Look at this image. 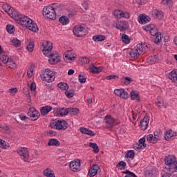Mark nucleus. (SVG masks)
Returning <instances> with one entry per match:
<instances>
[{"mask_svg":"<svg viewBox=\"0 0 177 177\" xmlns=\"http://www.w3.org/2000/svg\"><path fill=\"white\" fill-rule=\"evenodd\" d=\"M15 21L18 24H21V26H24L28 30L32 31L33 32H37L38 31V26L35 22L32 21V20L28 17L23 16L21 14H19V16L17 17Z\"/></svg>","mask_w":177,"mask_h":177,"instance_id":"f257e3e1","label":"nucleus"},{"mask_svg":"<svg viewBox=\"0 0 177 177\" xmlns=\"http://www.w3.org/2000/svg\"><path fill=\"white\" fill-rule=\"evenodd\" d=\"M43 52L44 56H47V57H50L48 62L50 64H56L60 62V57L59 55H56L55 53L50 52L52 49H53V44L50 41H46V44L43 45Z\"/></svg>","mask_w":177,"mask_h":177,"instance_id":"f03ea898","label":"nucleus"},{"mask_svg":"<svg viewBox=\"0 0 177 177\" xmlns=\"http://www.w3.org/2000/svg\"><path fill=\"white\" fill-rule=\"evenodd\" d=\"M43 16L50 20H56V8L52 6H48L43 9Z\"/></svg>","mask_w":177,"mask_h":177,"instance_id":"7ed1b4c3","label":"nucleus"},{"mask_svg":"<svg viewBox=\"0 0 177 177\" xmlns=\"http://www.w3.org/2000/svg\"><path fill=\"white\" fill-rule=\"evenodd\" d=\"M42 81H45L46 82H53L55 81V72L46 69L45 71L40 75Z\"/></svg>","mask_w":177,"mask_h":177,"instance_id":"20e7f679","label":"nucleus"},{"mask_svg":"<svg viewBox=\"0 0 177 177\" xmlns=\"http://www.w3.org/2000/svg\"><path fill=\"white\" fill-rule=\"evenodd\" d=\"M73 34L78 37H85L86 35V30L82 26L77 25L73 28Z\"/></svg>","mask_w":177,"mask_h":177,"instance_id":"39448f33","label":"nucleus"},{"mask_svg":"<svg viewBox=\"0 0 177 177\" xmlns=\"http://www.w3.org/2000/svg\"><path fill=\"white\" fill-rule=\"evenodd\" d=\"M69 168L73 172H80L81 171V160L76 159L70 162Z\"/></svg>","mask_w":177,"mask_h":177,"instance_id":"423d86ee","label":"nucleus"},{"mask_svg":"<svg viewBox=\"0 0 177 177\" xmlns=\"http://www.w3.org/2000/svg\"><path fill=\"white\" fill-rule=\"evenodd\" d=\"M114 118L111 117L110 115H107L105 116L104 119V124L105 128L106 129H113V127H114Z\"/></svg>","mask_w":177,"mask_h":177,"instance_id":"0eeeda50","label":"nucleus"},{"mask_svg":"<svg viewBox=\"0 0 177 177\" xmlns=\"http://www.w3.org/2000/svg\"><path fill=\"white\" fill-rule=\"evenodd\" d=\"M17 153L21 157L24 161H27L28 160L29 154L27 148L21 147L17 149Z\"/></svg>","mask_w":177,"mask_h":177,"instance_id":"6e6552de","label":"nucleus"},{"mask_svg":"<svg viewBox=\"0 0 177 177\" xmlns=\"http://www.w3.org/2000/svg\"><path fill=\"white\" fill-rule=\"evenodd\" d=\"M176 157L174 155H168L167 156L165 157V163L166 165L168 167H173L175 165L176 163Z\"/></svg>","mask_w":177,"mask_h":177,"instance_id":"1a4fd4ad","label":"nucleus"},{"mask_svg":"<svg viewBox=\"0 0 177 177\" xmlns=\"http://www.w3.org/2000/svg\"><path fill=\"white\" fill-rule=\"evenodd\" d=\"M114 94L116 96H119V97H122V99H127L129 96L128 92H127L124 88L115 89Z\"/></svg>","mask_w":177,"mask_h":177,"instance_id":"9d476101","label":"nucleus"},{"mask_svg":"<svg viewBox=\"0 0 177 177\" xmlns=\"http://www.w3.org/2000/svg\"><path fill=\"white\" fill-rule=\"evenodd\" d=\"M115 28L120 30V31H125L128 28V22L125 21H118L115 26Z\"/></svg>","mask_w":177,"mask_h":177,"instance_id":"9b49d317","label":"nucleus"},{"mask_svg":"<svg viewBox=\"0 0 177 177\" xmlns=\"http://www.w3.org/2000/svg\"><path fill=\"white\" fill-rule=\"evenodd\" d=\"M100 171V167L97 165H93L88 171V176L93 177L97 175V173Z\"/></svg>","mask_w":177,"mask_h":177,"instance_id":"f8f14e48","label":"nucleus"},{"mask_svg":"<svg viewBox=\"0 0 177 177\" xmlns=\"http://www.w3.org/2000/svg\"><path fill=\"white\" fill-rule=\"evenodd\" d=\"M75 57H77L76 54H74V53H72L71 51H67L64 60L66 61L67 63H71V62L75 60Z\"/></svg>","mask_w":177,"mask_h":177,"instance_id":"ddd939ff","label":"nucleus"},{"mask_svg":"<svg viewBox=\"0 0 177 177\" xmlns=\"http://www.w3.org/2000/svg\"><path fill=\"white\" fill-rule=\"evenodd\" d=\"M68 128V123L66 120H57V129L58 131H64Z\"/></svg>","mask_w":177,"mask_h":177,"instance_id":"4468645a","label":"nucleus"},{"mask_svg":"<svg viewBox=\"0 0 177 177\" xmlns=\"http://www.w3.org/2000/svg\"><path fill=\"white\" fill-rule=\"evenodd\" d=\"M10 59V58L5 54V51L2 50V46L0 45V60H2L3 63L6 64Z\"/></svg>","mask_w":177,"mask_h":177,"instance_id":"2eb2a0df","label":"nucleus"},{"mask_svg":"<svg viewBox=\"0 0 177 177\" xmlns=\"http://www.w3.org/2000/svg\"><path fill=\"white\" fill-rule=\"evenodd\" d=\"M29 110L30 112H28V115L34 118V121H37V120L39 118V112L37 111L35 108H30Z\"/></svg>","mask_w":177,"mask_h":177,"instance_id":"dca6fc26","label":"nucleus"},{"mask_svg":"<svg viewBox=\"0 0 177 177\" xmlns=\"http://www.w3.org/2000/svg\"><path fill=\"white\" fill-rule=\"evenodd\" d=\"M80 131L82 132V133H84V135H88L89 136H95L96 135L93 131L89 130V129H86L85 127H80Z\"/></svg>","mask_w":177,"mask_h":177,"instance_id":"f3484780","label":"nucleus"},{"mask_svg":"<svg viewBox=\"0 0 177 177\" xmlns=\"http://www.w3.org/2000/svg\"><path fill=\"white\" fill-rule=\"evenodd\" d=\"M140 127L142 131H146V129H147V127H149V118H144L140 122Z\"/></svg>","mask_w":177,"mask_h":177,"instance_id":"a211bd4d","label":"nucleus"},{"mask_svg":"<svg viewBox=\"0 0 177 177\" xmlns=\"http://www.w3.org/2000/svg\"><path fill=\"white\" fill-rule=\"evenodd\" d=\"M154 174H156V169L151 167L147 168L145 171V175L146 177H153Z\"/></svg>","mask_w":177,"mask_h":177,"instance_id":"6ab92c4d","label":"nucleus"},{"mask_svg":"<svg viewBox=\"0 0 177 177\" xmlns=\"http://www.w3.org/2000/svg\"><path fill=\"white\" fill-rule=\"evenodd\" d=\"M6 13H8V15L14 20H16L17 16H19V12H16L12 7L6 12Z\"/></svg>","mask_w":177,"mask_h":177,"instance_id":"aec40b11","label":"nucleus"},{"mask_svg":"<svg viewBox=\"0 0 177 177\" xmlns=\"http://www.w3.org/2000/svg\"><path fill=\"white\" fill-rule=\"evenodd\" d=\"M50 111H52V106H45L40 109L41 115H48Z\"/></svg>","mask_w":177,"mask_h":177,"instance_id":"412c9836","label":"nucleus"},{"mask_svg":"<svg viewBox=\"0 0 177 177\" xmlns=\"http://www.w3.org/2000/svg\"><path fill=\"white\" fill-rule=\"evenodd\" d=\"M152 16L155 19H158L159 20L162 19L164 17V14L162 11L158 10H154L152 12Z\"/></svg>","mask_w":177,"mask_h":177,"instance_id":"4be33fe9","label":"nucleus"},{"mask_svg":"<svg viewBox=\"0 0 177 177\" xmlns=\"http://www.w3.org/2000/svg\"><path fill=\"white\" fill-rule=\"evenodd\" d=\"M149 21H150V17L142 15H139V23L140 24H146Z\"/></svg>","mask_w":177,"mask_h":177,"instance_id":"5701e85b","label":"nucleus"},{"mask_svg":"<svg viewBox=\"0 0 177 177\" xmlns=\"http://www.w3.org/2000/svg\"><path fill=\"white\" fill-rule=\"evenodd\" d=\"M130 96L131 100H137V102H140V97H139V93L135 91H131L130 93Z\"/></svg>","mask_w":177,"mask_h":177,"instance_id":"b1692460","label":"nucleus"},{"mask_svg":"<svg viewBox=\"0 0 177 177\" xmlns=\"http://www.w3.org/2000/svg\"><path fill=\"white\" fill-rule=\"evenodd\" d=\"M48 146H55V147H59L60 146V141L56 138H52L48 140Z\"/></svg>","mask_w":177,"mask_h":177,"instance_id":"393cba45","label":"nucleus"},{"mask_svg":"<svg viewBox=\"0 0 177 177\" xmlns=\"http://www.w3.org/2000/svg\"><path fill=\"white\" fill-rule=\"evenodd\" d=\"M93 41L94 42H103V41H106V36L104 35H95L93 37Z\"/></svg>","mask_w":177,"mask_h":177,"instance_id":"a878e982","label":"nucleus"},{"mask_svg":"<svg viewBox=\"0 0 177 177\" xmlns=\"http://www.w3.org/2000/svg\"><path fill=\"white\" fill-rule=\"evenodd\" d=\"M169 78L173 82H176L177 84V70L172 71L169 74Z\"/></svg>","mask_w":177,"mask_h":177,"instance_id":"bb28decb","label":"nucleus"},{"mask_svg":"<svg viewBox=\"0 0 177 177\" xmlns=\"http://www.w3.org/2000/svg\"><path fill=\"white\" fill-rule=\"evenodd\" d=\"M44 175L47 177H56L55 176V171L50 168H47L44 170Z\"/></svg>","mask_w":177,"mask_h":177,"instance_id":"cd10ccee","label":"nucleus"},{"mask_svg":"<svg viewBox=\"0 0 177 177\" xmlns=\"http://www.w3.org/2000/svg\"><path fill=\"white\" fill-rule=\"evenodd\" d=\"M6 64L10 68L15 69L17 67V64H16V62H15V61H13V59H12V58H10V59L7 63H6Z\"/></svg>","mask_w":177,"mask_h":177,"instance_id":"c85d7f7f","label":"nucleus"},{"mask_svg":"<svg viewBox=\"0 0 177 177\" xmlns=\"http://www.w3.org/2000/svg\"><path fill=\"white\" fill-rule=\"evenodd\" d=\"M132 79L131 77H121L120 78V82L122 84H124V85H129L131 82H132Z\"/></svg>","mask_w":177,"mask_h":177,"instance_id":"c756f323","label":"nucleus"},{"mask_svg":"<svg viewBox=\"0 0 177 177\" xmlns=\"http://www.w3.org/2000/svg\"><path fill=\"white\" fill-rule=\"evenodd\" d=\"M59 23L63 24V26H66V24H68L69 20L68 17L66 16H62L59 19Z\"/></svg>","mask_w":177,"mask_h":177,"instance_id":"7c9ffc66","label":"nucleus"},{"mask_svg":"<svg viewBox=\"0 0 177 177\" xmlns=\"http://www.w3.org/2000/svg\"><path fill=\"white\" fill-rule=\"evenodd\" d=\"M147 63L149 64H154L157 63V55H153L147 58Z\"/></svg>","mask_w":177,"mask_h":177,"instance_id":"2f4dec72","label":"nucleus"},{"mask_svg":"<svg viewBox=\"0 0 177 177\" xmlns=\"http://www.w3.org/2000/svg\"><path fill=\"white\" fill-rule=\"evenodd\" d=\"M89 147L93 149V153H97L100 151L99 146H97V144L95 142H90Z\"/></svg>","mask_w":177,"mask_h":177,"instance_id":"473e14b6","label":"nucleus"},{"mask_svg":"<svg viewBox=\"0 0 177 177\" xmlns=\"http://www.w3.org/2000/svg\"><path fill=\"white\" fill-rule=\"evenodd\" d=\"M133 149L137 151H140V150H143V149H146V147H143V145L139 144V142H136L133 144Z\"/></svg>","mask_w":177,"mask_h":177,"instance_id":"72a5a7b5","label":"nucleus"},{"mask_svg":"<svg viewBox=\"0 0 177 177\" xmlns=\"http://www.w3.org/2000/svg\"><path fill=\"white\" fill-rule=\"evenodd\" d=\"M80 113V109L77 108H69V114L71 115H77Z\"/></svg>","mask_w":177,"mask_h":177,"instance_id":"f704fd0d","label":"nucleus"},{"mask_svg":"<svg viewBox=\"0 0 177 177\" xmlns=\"http://www.w3.org/2000/svg\"><path fill=\"white\" fill-rule=\"evenodd\" d=\"M57 86L59 88V89H62V91H66L68 89V84H67L66 83H59L57 84Z\"/></svg>","mask_w":177,"mask_h":177,"instance_id":"c9c22d12","label":"nucleus"},{"mask_svg":"<svg viewBox=\"0 0 177 177\" xmlns=\"http://www.w3.org/2000/svg\"><path fill=\"white\" fill-rule=\"evenodd\" d=\"M125 157L133 160V158H135V152L133 151V150H129L127 151V154L125 155Z\"/></svg>","mask_w":177,"mask_h":177,"instance_id":"e433bc0d","label":"nucleus"},{"mask_svg":"<svg viewBox=\"0 0 177 177\" xmlns=\"http://www.w3.org/2000/svg\"><path fill=\"white\" fill-rule=\"evenodd\" d=\"M122 42H124V44H129V42H131V39H129V37L126 35V34H123L122 35Z\"/></svg>","mask_w":177,"mask_h":177,"instance_id":"4c0bfd02","label":"nucleus"},{"mask_svg":"<svg viewBox=\"0 0 177 177\" xmlns=\"http://www.w3.org/2000/svg\"><path fill=\"white\" fill-rule=\"evenodd\" d=\"M116 167L118 169H125V168H127V163L124 161H120Z\"/></svg>","mask_w":177,"mask_h":177,"instance_id":"58836bf2","label":"nucleus"},{"mask_svg":"<svg viewBox=\"0 0 177 177\" xmlns=\"http://www.w3.org/2000/svg\"><path fill=\"white\" fill-rule=\"evenodd\" d=\"M156 104L158 106V107H163L164 100H162L160 97H158L156 101Z\"/></svg>","mask_w":177,"mask_h":177,"instance_id":"ea45409f","label":"nucleus"},{"mask_svg":"<svg viewBox=\"0 0 177 177\" xmlns=\"http://www.w3.org/2000/svg\"><path fill=\"white\" fill-rule=\"evenodd\" d=\"M11 42L14 46H16V48L21 45V41H20V40H19L17 38L12 39Z\"/></svg>","mask_w":177,"mask_h":177,"instance_id":"a19ab883","label":"nucleus"},{"mask_svg":"<svg viewBox=\"0 0 177 177\" xmlns=\"http://www.w3.org/2000/svg\"><path fill=\"white\" fill-rule=\"evenodd\" d=\"M155 37L153 39L154 44H160L161 42V32L156 34Z\"/></svg>","mask_w":177,"mask_h":177,"instance_id":"79ce46f5","label":"nucleus"},{"mask_svg":"<svg viewBox=\"0 0 177 177\" xmlns=\"http://www.w3.org/2000/svg\"><path fill=\"white\" fill-rule=\"evenodd\" d=\"M102 71L101 68H97L95 66H93V67L91 68V72L93 73V74H97Z\"/></svg>","mask_w":177,"mask_h":177,"instance_id":"37998d69","label":"nucleus"},{"mask_svg":"<svg viewBox=\"0 0 177 177\" xmlns=\"http://www.w3.org/2000/svg\"><path fill=\"white\" fill-rule=\"evenodd\" d=\"M147 140L150 143H156V140L154 138V136H153V134H149L147 136Z\"/></svg>","mask_w":177,"mask_h":177,"instance_id":"c03bdc74","label":"nucleus"},{"mask_svg":"<svg viewBox=\"0 0 177 177\" xmlns=\"http://www.w3.org/2000/svg\"><path fill=\"white\" fill-rule=\"evenodd\" d=\"M114 17L118 19H121L122 17V11L116 10L113 12Z\"/></svg>","mask_w":177,"mask_h":177,"instance_id":"a18cd8bd","label":"nucleus"},{"mask_svg":"<svg viewBox=\"0 0 177 177\" xmlns=\"http://www.w3.org/2000/svg\"><path fill=\"white\" fill-rule=\"evenodd\" d=\"M50 127L53 129H57V120H53L50 122Z\"/></svg>","mask_w":177,"mask_h":177,"instance_id":"49530a36","label":"nucleus"},{"mask_svg":"<svg viewBox=\"0 0 177 177\" xmlns=\"http://www.w3.org/2000/svg\"><path fill=\"white\" fill-rule=\"evenodd\" d=\"M151 35H152V37H154L156 35H157V34H158V30H157V28H156L154 26H152L151 29L149 31Z\"/></svg>","mask_w":177,"mask_h":177,"instance_id":"de8ad7c7","label":"nucleus"},{"mask_svg":"<svg viewBox=\"0 0 177 177\" xmlns=\"http://www.w3.org/2000/svg\"><path fill=\"white\" fill-rule=\"evenodd\" d=\"M6 30L9 34H13L15 32V26L13 25H7Z\"/></svg>","mask_w":177,"mask_h":177,"instance_id":"09e8293b","label":"nucleus"},{"mask_svg":"<svg viewBox=\"0 0 177 177\" xmlns=\"http://www.w3.org/2000/svg\"><path fill=\"white\" fill-rule=\"evenodd\" d=\"M154 134V137L153 138L155 139V142H158V140H160L161 139V133H158V131H155L153 133Z\"/></svg>","mask_w":177,"mask_h":177,"instance_id":"8fccbe9b","label":"nucleus"},{"mask_svg":"<svg viewBox=\"0 0 177 177\" xmlns=\"http://www.w3.org/2000/svg\"><path fill=\"white\" fill-rule=\"evenodd\" d=\"M130 56H131V57H139V56H140V53H139L138 50H135L130 53Z\"/></svg>","mask_w":177,"mask_h":177,"instance_id":"3c124183","label":"nucleus"},{"mask_svg":"<svg viewBox=\"0 0 177 177\" xmlns=\"http://www.w3.org/2000/svg\"><path fill=\"white\" fill-rule=\"evenodd\" d=\"M59 113L60 115H67V114H69V108L68 109H62V111H59Z\"/></svg>","mask_w":177,"mask_h":177,"instance_id":"603ef678","label":"nucleus"},{"mask_svg":"<svg viewBox=\"0 0 177 177\" xmlns=\"http://www.w3.org/2000/svg\"><path fill=\"white\" fill-rule=\"evenodd\" d=\"M34 42H29V44L27 45V49L29 50V52H33L34 50Z\"/></svg>","mask_w":177,"mask_h":177,"instance_id":"864d4df0","label":"nucleus"},{"mask_svg":"<svg viewBox=\"0 0 177 177\" xmlns=\"http://www.w3.org/2000/svg\"><path fill=\"white\" fill-rule=\"evenodd\" d=\"M172 138V131L169 130V131H167V133L165 136V140H169Z\"/></svg>","mask_w":177,"mask_h":177,"instance_id":"5fc2aeb1","label":"nucleus"},{"mask_svg":"<svg viewBox=\"0 0 177 177\" xmlns=\"http://www.w3.org/2000/svg\"><path fill=\"white\" fill-rule=\"evenodd\" d=\"M33 71H34V68H32V66H30L27 71L28 78H31V77H32Z\"/></svg>","mask_w":177,"mask_h":177,"instance_id":"6e6d98bb","label":"nucleus"},{"mask_svg":"<svg viewBox=\"0 0 177 177\" xmlns=\"http://www.w3.org/2000/svg\"><path fill=\"white\" fill-rule=\"evenodd\" d=\"M79 82L80 84H85L86 82V77H84L82 75H80Z\"/></svg>","mask_w":177,"mask_h":177,"instance_id":"4d7b16f0","label":"nucleus"},{"mask_svg":"<svg viewBox=\"0 0 177 177\" xmlns=\"http://www.w3.org/2000/svg\"><path fill=\"white\" fill-rule=\"evenodd\" d=\"M119 77L115 75H111L106 77V79L108 80V81H110L111 80H118Z\"/></svg>","mask_w":177,"mask_h":177,"instance_id":"13d9d810","label":"nucleus"},{"mask_svg":"<svg viewBox=\"0 0 177 177\" xmlns=\"http://www.w3.org/2000/svg\"><path fill=\"white\" fill-rule=\"evenodd\" d=\"M65 95L67 96L68 98H71L74 96V93L71 91H65Z\"/></svg>","mask_w":177,"mask_h":177,"instance_id":"bf43d9fd","label":"nucleus"},{"mask_svg":"<svg viewBox=\"0 0 177 177\" xmlns=\"http://www.w3.org/2000/svg\"><path fill=\"white\" fill-rule=\"evenodd\" d=\"M153 26V25H145L144 26H142L143 30H145V31H149L151 30L152 27Z\"/></svg>","mask_w":177,"mask_h":177,"instance_id":"052dcab7","label":"nucleus"},{"mask_svg":"<svg viewBox=\"0 0 177 177\" xmlns=\"http://www.w3.org/2000/svg\"><path fill=\"white\" fill-rule=\"evenodd\" d=\"M145 142H146V138H142L139 140L138 143L141 145L143 147H146L147 145Z\"/></svg>","mask_w":177,"mask_h":177,"instance_id":"680f3d73","label":"nucleus"},{"mask_svg":"<svg viewBox=\"0 0 177 177\" xmlns=\"http://www.w3.org/2000/svg\"><path fill=\"white\" fill-rule=\"evenodd\" d=\"M12 7L9 4H3L2 8L3 10L6 12L8 10H9Z\"/></svg>","mask_w":177,"mask_h":177,"instance_id":"e2e57ef3","label":"nucleus"},{"mask_svg":"<svg viewBox=\"0 0 177 177\" xmlns=\"http://www.w3.org/2000/svg\"><path fill=\"white\" fill-rule=\"evenodd\" d=\"M139 52H146V48H142V44H137V49Z\"/></svg>","mask_w":177,"mask_h":177,"instance_id":"0e129e2a","label":"nucleus"},{"mask_svg":"<svg viewBox=\"0 0 177 177\" xmlns=\"http://www.w3.org/2000/svg\"><path fill=\"white\" fill-rule=\"evenodd\" d=\"M82 5V8L84 9V10H88V8H89V5L88 4V2L84 1Z\"/></svg>","mask_w":177,"mask_h":177,"instance_id":"69168bd1","label":"nucleus"},{"mask_svg":"<svg viewBox=\"0 0 177 177\" xmlns=\"http://www.w3.org/2000/svg\"><path fill=\"white\" fill-rule=\"evenodd\" d=\"M122 17H124L125 19H129V17H131V14H129V12H122Z\"/></svg>","mask_w":177,"mask_h":177,"instance_id":"338daca9","label":"nucleus"},{"mask_svg":"<svg viewBox=\"0 0 177 177\" xmlns=\"http://www.w3.org/2000/svg\"><path fill=\"white\" fill-rule=\"evenodd\" d=\"M82 62H83V63L86 64H88L91 61L89 60V58H87L86 57H84L82 58Z\"/></svg>","mask_w":177,"mask_h":177,"instance_id":"774afa93","label":"nucleus"}]
</instances>
